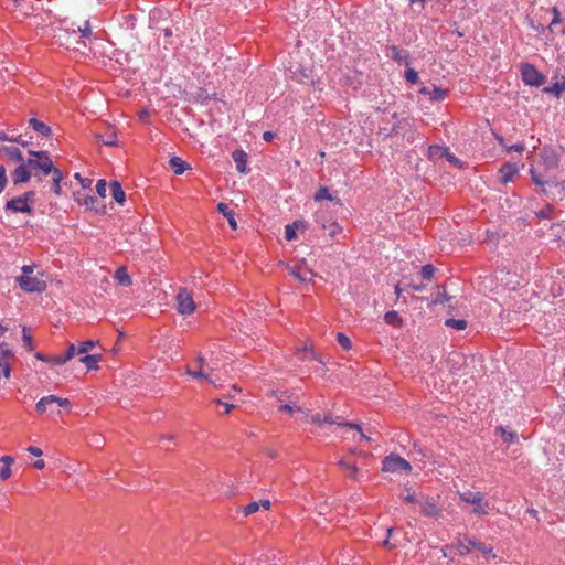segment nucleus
Listing matches in <instances>:
<instances>
[{
  "label": "nucleus",
  "instance_id": "62",
  "mask_svg": "<svg viewBox=\"0 0 565 565\" xmlns=\"http://www.w3.org/2000/svg\"><path fill=\"white\" fill-rule=\"evenodd\" d=\"M0 367L2 369L3 375L6 377L10 376V364L9 362H0Z\"/></svg>",
  "mask_w": 565,
  "mask_h": 565
},
{
  "label": "nucleus",
  "instance_id": "2",
  "mask_svg": "<svg viewBox=\"0 0 565 565\" xmlns=\"http://www.w3.org/2000/svg\"><path fill=\"white\" fill-rule=\"evenodd\" d=\"M382 470L386 472H409L412 470V466L404 458L391 454L384 458Z\"/></svg>",
  "mask_w": 565,
  "mask_h": 565
},
{
  "label": "nucleus",
  "instance_id": "45",
  "mask_svg": "<svg viewBox=\"0 0 565 565\" xmlns=\"http://www.w3.org/2000/svg\"><path fill=\"white\" fill-rule=\"evenodd\" d=\"M188 374H190L192 377L194 379H204V380H207L210 381L211 383H213V381L209 377V375L202 370V367H200L199 371H192L190 369H188Z\"/></svg>",
  "mask_w": 565,
  "mask_h": 565
},
{
  "label": "nucleus",
  "instance_id": "37",
  "mask_svg": "<svg viewBox=\"0 0 565 565\" xmlns=\"http://www.w3.org/2000/svg\"><path fill=\"white\" fill-rule=\"evenodd\" d=\"M337 341L345 351H349L352 348L351 340L342 332L337 333Z\"/></svg>",
  "mask_w": 565,
  "mask_h": 565
},
{
  "label": "nucleus",
  "instance_id": "24",
  "mask_svg": "<svg viewBox=\"0 0 565 565\" xmlns=\"http://www.w3.org/2000/svg\"><path fill=\"white\" fill-rule=\"evenodd\" d=\"M170 167L173 169L175 174H182L190 168L189 164L179 157H172L170 159Z\"/></svg>",
  "mask_w": 565,
  "mask_h": 565
},
{
  "label": "nucleus",
  "instance_id": "21",
  "mask_svg": "<svg viewBox=\"0 0 565 565\" xmlns=\"http://www.w3.org/2000/svg\"><path fill=\"white\" fill-rule=\"evenodd\" d=\"M495 433L500 434L501 438L507 444H512L518 441V434L513 430H508L503 426H498L495 428Z\"/></svg>",
  "mask_w": 565,
  "mask_h": 565
},
{
  "label": "nucleus",
  "instance_id": "16",
  "mask_svg": "<svg viewBox=\"0 0 565 565\" xmlns=\"http://www.w3.org/2000/svg\"><path fill=\"white\" fill-rule=\"evenodd\" d=\"M114 278L120 286L129 287L132 284V279H131L130 275L128 274L127 268L125 266H121L116 269V271L114 274Z\"/></svg>",
  "mask_w": 565,
  "mask_h": 565
},
{
  "label": "nucleus",
  "instance_id": "55",
  "mask_svg": "<svg viewBox=\"0 0 565 565\" xmlns=\"http://www.w3.org/2000/svg\"><path fill=\"white\" fill-rule=\"evenodd\" d=\"M21 199L30 204L32 206V203L34 202L35 192L34 191H28L23 195H20Z\"/></svg>",
  "mask_w": 565,
  "mask_h": 565
},
{
  "label": "nucleus",
  "instance_id": "20",
  "mask_svg": "<svg viewBox=\"0 0 565 565\" xmlns=\"http://www.w3.org/2000/svg\"><path fill=\"white\" fill-rule=\"evenodd\" d=\"M110 190H111V196L113 199L119 203L120 205H122L126 201V195H125V192L121 188V184L118 182V181H113L110 183Z\"/></svg>",
  "mask_w": 565,
  "mask_h": 565
},
{
  "label": "nucleus",
  "instance_id": "54",
  "mask_svg": "<svg viewBox=\"0 0 565 565\" xmlns=\"http://www.w3.org/2000/svg\"><path fill=\"white\" fill-rule=\"evenodd\" d=\"M26 168L29 169H33V170H40V166H41V160L40 159H34V158H31L26 161L25 163Z\"/></svg>",
  "mask_w": 565,
  "mask_h": 565
},
{
  "label": "nucleus",
  "instance_id": "31",
  "mask_svg": "<svg viewBox=\"0 0 565 565\" xmlns=\"http://www.w3.org/2000/svg\"><path fill=\"white\" fill-rule=\"evenodd\" d=\"M445 324L456 330H465L467 328V321L465 319L449 318L445 321Z\"/></svg>",
  "mask_w": 565,
  "mask_h": 565
},
{
  "label": "nucleus",
  "instance_id": "43",
  "mask_svg": "<svg viewBox=\"0 0 565 565\" xmlns=\"http://www.w3.org/2000/svg\"><path fill=\"white\" fill-rule=\"evenodd\" d=\"M405 79L411 84L418 82V73L414 68H407L405 71Z\"/></svg>",
  "mask_w": 565,
  "mask_h": 565
},
{
  "label": "nucleus",
  "instance_id": "63",
  "mask_svg": "<svg viewBox=\"0 0 565 565\" xmlns=\"http://www.w3.org/2000/svg\"><path fill=\"white\" fill-rule=\"evenodd\" d=\"M507 150L509 152L511 151H516V152H522L524 150V145L523 143H515L511 147H508Z\"/></svg>",
  "mask_w": 565,
  "mask_h": 565
},
{
  "label": "nucleus",
  "instance_id": "29",
  "mask_svg": "<svg viewBox=\"0 0 565 565\" xmlns=\"http://www.w3.org/2000/svg\"><path fill=\"white\" fill-rule=\"evenodd\" d=\"M551 231L556 241L563 239L565 237V223L552 224Z\"/></svg>",
  "mask_w": 565,
  "mask_h": 565
},
{
  "label": "nucleus",
  "instance_id": "15",
  "mask_svg": "<svg viewBox=\"0 0 565 565\" xmlns=\"http://www.w3.org/2000/svg\"><path fill=\"white\" fill-rule=\"evenodd\" d=\"M30 178L31 173L24 162L17 167L12 172V181L14 184L25 183L30 180Z\"/></svg>",
  "mask_w": 565,
  "mask_h": 565
},
{
  "label": "nucleus",
  "instance_id": "6",
  "mask_svg": "<svg viewBox=\"0 0 565 565\" xmlns=\"http://www.w3.org/2000/svg\"><path fill=\"white\" fill-rule=\"evenodd\" d=\"M177 309L181 315H191L195 310L192 294L186 289H180L177 297Z\"/></svg>",
  "mask_w": 565,
  "mask_h": 565
},
{
  "label": "nucleus",
  "instance_id": "33",
  "mask_svg": "<svg viewBox=\"0 0 565 565\" xmlns=\"http://www.w3.org/2000/svg\"><path fill=\"white\" fill-rule=\"evenodd\" d=\"M22 340L23 345L28 351L33 350V342H32V335L26 327L22 328Z\"/></svg>",
  "mask_w": 565,
  "mask_h": 565
},
{
  "label": "nucleus",
  "instance_id": "18",
  "mask_svg": "<svg viewBox=\"0 0 565 565\" xmlns=\"http://www.w3.org/2000/svg\"><path fill=\"white\" fill-rule=\"evenodd\" d=\"M217 211H218L220 213H222L224 217H226V220H227V222H228L230 226H231L233 230H236V227H237V223H236L235 217H234V215H235V214H234V211H233V210H231V209L228 207V205H227L226 203H223V202H221V203H218V204H217Z\"/></svg>",
  "mask_w": 565,
  "mask_h": 565
},
{
  "label": "nucleus",
  "instance_id": "53",
  "mask_svg": "<svg viewBox=\"0 0 565 565\" xmlns=\"http://www.w3.org/2000/svg\"><path fill=\"white\" fill-rule=\"evenodd\" d=\"M8 179L6 175V169L3 166L0 167V193L4 190Z\"/></svg>",
  "mask_w": 565,
  "mask_h": 565
},
{
  "label": "nucleus",
  "instance_id": "48",
  "mask_svg": "<svg viewBox=\"0 0 565 565\" xmlns=\"http://www.w3.org/2000/svg\"><path fill=\"white\" fill-rule=\"evenodd\" d=\"M565 89V84L555 83L553 86L545 87V93H555L556 95H559Z\"/></svg>",
  "mask_w": 565,
  "mask_h": 565
},
{
  "label": "nucleus",
  "instance_id": "47",
  "mask_svg": "<svg viewBox=\"0 0 565 565\" xmlns=\"http://www.w3.org/2000/svg\"><path fill=\"white\" fill-rule=\"evenodd\" d=\"M96 192L99 196L105 198L107 192V183L104 179L97 181Z\"/></svg>",
  "mask_w": 565,
  "mask_h": 565
},
{
  "label": "nucleus",
  "instance_id": "3",
  "mask_svg": "<svg viewBox=\"0 0 565 565\" xmlns=\"http://www.w3.org/2000/svg\"><path fill=\"white\" fill-rule=\"evenodd\" d=\"M521 75L523 82L530 86L539 87L546 82V77L529 63L521 65Z\"/></svg>",
  "mask_w": 565,
  "mask_h": 565
},
{
  "label": "nucleus",
  "instance_id": "44",
  "mask_svg": "<svg viewBox=\"0 0 565 565\" xmlns=\"http://www.w3.org/2000/svg\"><path fill=\"white\" fill-rule=\"evenodd\" d=\"M530 173H531V179H532V181H533L536 185L542 186L541 192L545 193V189H544V183H545V182L543 181V179L541 178V175H540V174H537V172H536L534 169H531Z\"/></svg>",
  "mask_w": 565,
  "mask_h": 565
},
{
  "label": "nucleus",
  "instance_id": "4",
  "mask_svg": "<svg viewBox=\"0 0 565 565\" xmlns=\"http://www.w3.org/2000/svg\"><path fill=\"white\" fill-rule=\"evenodd\" d=\"M17 282L25 292H43L46 289V282L36 277L19 276Z\"/></svg>",
  "mask_w": 565,
  "mask_h": 565
},
{
  "label": "nucleus",
  "instance_id": "17",
  "mask_svg": "<svg viewBox=\"0 0 565 565\" xmlns=\"http://www.w3.org/2000/svg\"><path fill=\"white\" fill-rule=\"evenodd\" d=\"M232 158L236 163V169L241 173L246 172L247 154L244 150H235L232 153Z\"/></svg>",
  "mask_w": 565,
  "mask_h": 565
},
{
  "label": "nucleus",
  "instance_id": "39",
  "mask_svg": "<svg viewBox=\"0 0 565 565\" xmlns=\"http://www.w3.org/2000/svg\"><path fill=\"white\" fill-rule=\"evenodd\" d=\"M98 139L102 140V142L105 145V146H110V147H114L117 145L116 142V139H117V135L115 132H110L109 135H98L97 136Z\"/></svg>",
  "mask_w": 565,
  "mask_h": 565
},
{
  "label": "nucleus",
  "instance_id": "49",
  "mask_svg": "<svg viewBox=\"0 0 565 565\" xmlns=\"http://www.w3.org/2000/svg\"><path fill=\"white\" fill-rule=\"evenodd\" d=\"M77 30H78V33H81L82 38H89L92 34V30H90L88 21H85L83 26L78 25Z\"/></svg>",
  "mask_w": 565,
  "mask_h": 565
},
{
  "label": "nucleus",
  "instance_id": "64",
  "mask_svg": "<svg viewBox=\"0 0 565 565\" xmlns=\"http://www.w3.org/2000/svg\"><path fill=\"white\" fill-rule=\"evenodd\" d=\"M1 462L3 466L11 467V465L14 462V458L11 456H3L1 457Z\"/></svg>",
  "mask_w": 565,
  "mask_h": 565
},
{
  "label": "nucleus",
  "instance_id": "1",
  "mask_svg": "<svg viewBox=\"0 0 565 565\" xmlns=\"http://www.w3.org/2000/svg\"><path fill=\"white\" fill-rule=\"evenodd\" d=\"M459 498L461 501L466 503H470L473 505V513L479 515L488 514L489 511V503H483V493L481 492H472V491H465L459 493Z\"/></svg>",
  "mask_w": 565,
  "mask_h": 565
},
{
  "label": "nucleus",
  "instance_id": "23",
  "mask_svg": "<svg viewBox=\"0 0 565 565\" xmlns=\"http://www.w3.org/2000/svg\"><path fill=\"white\" fill-rule=\"evenodd\" d=\"M99 361V354H86L79 359V362L84 363L88 370H96Z\"/></svg>",
  "mask_w": 565,
  "mask_h": 565
},
{
  "label": "nucleus",
  "instance_id": "34",
  "mask_svg": "<svg viewBox=\"0 0 565 565\" xmlns=\"http://www.w3.org/2000/svg\"><path fill=\"white\" fill-rule=\"evenodd\" d=\"M12 356V351L8 343H0V362H8V360Z\"/></svg>",
  "mask_w": 565,
  "mask_h": 565
},
{
  "label": "nucleus",
  "instance_id": "40",
  "mask_svg": "<svg viewBox=\"0 0 565 565\" xmlns=\"http://www.w3.org/2000/svg\"><path fill=\"white\" fill-rule=\"evenodd\" d=\"M435 274V267L430 264L424 265L420 269V276L425 280H430Z\"/></svg>",
  "mask_w": 565,
  "mask_h": 565
},
{
  "label": "nucleus",
  "instance_id": "26",
  "mask_svg": "<svg viewBox=\"0 0 565 565\" xmlns=\"http://www.w3.org/2000/svg\"><path fill=\"white\" fill-rule=\"evenodd\" d=\"M6 154L12 159V160H15L18 162H21L23 163L24 162V157L21 152V150L19 148H15V147H3L2 149Z\"/></svg>",
  "mask_w": 565,
  "mask_h": 565
},
{
  "label": "nucleus",
  "instance_id": "35",
  "mask_svg": "<svg viewBox=\"0 0 565 565\" xmlns=\"http://www.w3.org/2000/svg\"><path fill=\"white\" fill-rule=\"evenodd\" d=\"M321 200H330L333 201V196L329 193V190L327 186H320L319 190L315 194V201H321Z\"/></svg>",
  "mask_w": 565,
  "mask_h": 565
},
{
  "label": "nucleus",
  "instance_id": "61",
  "mask_svg": "<svg viewBox=\"0 0 565 565\" xmlns=\"http://www.w3.org/2000/svg\"><path fill=\"white\" fill-rule=\"evenodd\" d=\"M53 403H56L61 407H70L71 406V403L67 398H61L57 396H56V401H54Z\"/></svg>",
  "mask_w": 565,
  "mask_h": 565
},
{
  "label": "nucleus",
  "instance_id": "8",
  "mask_svg": "<svg viewBox=\"0 0 565 565\" xmlns=\"http://www.w3.org/2000/svg\"><path fill=\"white\" fill-rule=\"evenodd\" d=\"M428 154L431 159L444 158L454 167H461V161L454 153H451L447 147H441L438 145L430 146L428 148Z\"/></svg>",
  "mask_w": 565,
  "mask_h": 565
},
{
  "label": "nucleus",
  "instance_id": "13",
  "mask_svg": "<svg viewBox=\"0 0 565 565\" xmlns=\"http://www.w3.org/2000/svg\"><path fill=\"white\" fill-rule=\"evenodd\" d=\"M309 355L311 359L318 361L321 364L326 363L322 355L320 353H317L310 345H305L302 349H298L296 351V356L301 361L308 360Z\"/></svg>",
  "mask_w": 565,
  "mask_h": 565
},
{
  "label": "nucleus",
  "instance_id": "42",
  "mask_svg": "<svg viewBox=\"0 0 565 565\" xmlns=\"http://www.w3.org/2000/svg\"><path fill=\"white\" fill-rule=\"evenodd\" d=\"M259 510V503L256 501L249 502L246 507L243 509V513L245 516L254 514Z\"/></svg>",
  "mask_w": 565,
  "mask_h": 565
},
{
  "label": "nucleus",
  "instance_id": "5",
  "mask_svg": "<svg viewBox=\"0 0 565 565\" xmlns=\"http://www.w3.org/2000/svg\"><path fill=\"white\" fill-rule=\"evenodd\" d=\"M471 547L477 548L482 554H489L492 552V547L486 545L482 542L477 541L476 539L465 536L458 543V552L460 555H467L470 553Z\"/></svg>",
  "mask_w": 565,
  "mask_h": 565
},
{
  "label": "nucleus",
  "instance_id": "32",
  "mask_svg": "<svg viewBox=\"0 0 565 565\" xmlns=\"http://www.w3.org/2000/svg\"><path fill=\"white\" fill-rule=\"evenodd\" d=\"M390 51H391V57L392 60L396 61V62H402V60L404 57H407L408 54L406 51H403V50H399L397 46L395 45H392L390 46Z\"/></svg>",
  "mask_w": 565,
  "mask_h": 565
},
{
  "label": "nucleus",
  "instance_id": "60",
  "mask_svg": "<svg viewBox=\"0 0 565 565\" xmlns=\"http://www.w3.org/2000/svg\"><path fill=\"white\" fill-rule=\"evenodd\" d=\"M51 173H52V181H62L63 174L60 169L54 168Z\"/></svg>",
  "mask_w": 565,
  "mask_h": 565
},
{
  "label": "nucleus",
  "instance_id": "50",
  "mask_svg": "<svg viewBox=\"0 0 565 565\" xmlns=\"http://www.w3.org/2000/svg\"><path fill=\"white\" fill-rule=\"evenodd\" d=\"M74 178L81 183L83 189L90 188L93 180L89 178H83L78 172L74 174Z\"/></svg>",
  "mask_w": 565,
  "mask_h": 565
},
{
  "label": "nucleus",
  "instance_id": "56",
  "mask_svg": "<svg viewBox=\"0 0 565 565\" xmlns=\"http://www.w3.org/2000/svg\"><path fill=\"white\" fill-rule=\"evenodd\" d=\"M345 427H349V428H352V429H356V430H359V431H360V434H361V437H362V438H364V439H366V440H371V437L366 436V435L363 433V430H362V428H361V426H360L359 424H355V423H348V424H345Z\"/></svg>",
  "mask_w": 565,
  "mask_h": 565
},
{
  "label": "nucleus",
  "instance_id": "22",
  "mask_svg": "<svg viewBox=\"0 0 565 565\" xmlns=\"http://www.w3.org/2000/svg\"><path fill=\"white\" fill-rule=\"evenodd\" d=\"M75 200L85 206H87L90 210H95V203L97 202V199L89 194H83L81 192H77L75 194Z\"/></svg>",
  "mask_w": 565,
  "mask_h": 565
},
{
  "label": "nucleus",
  "instance_id": "11",
  "mask_svg": "<svg viewBox=\"0 0 565 565\" xmlns=\"http://www.w3.org/2000/svg\"><path fill=\"white\" fill-rule=\"evenodd\" d=\"M29 153L41 160L40 170L45 174H50L55 168L50 159V156L46 151H29Z\"/></svg>",
  "mask_w": 565,
  "mask_h": 565
},
{
  "label": "nucleus",
  "instance_id": "36",
  "mask_svg": "<svg viewBox=\"0 0 565 565\" xmlns=\"http://www.w3.org/2000/svg\"><path fill=\"white\" fill-rule=\"evenodd\" d=\"M449 299H450V297L448 296V294L446 291V287L445 286H438L437 296H436V299L434 300V302L435 303H445Z\"/></svg>",
  "mask_w": 565,
  "mask_h": 565
},
{
  "label": "nucleus",
  "instance_id": "41",
  "mask_svg": "<svg viewBox=\"0 0 565 565\" xmlns=\"http://www.w3.org/2000/svg\"><path fill=\"white\" fill-rule=\"evenodd\" d=\"M297 224H287L285 226V238L287 241H294L297 238Z\"/></svg>",
  "mask_w": 565,
  "mask_h": 565
},
{
  "label": "nucleus",
  "instance_id": "25",
  "mask_svg": "<svg viewBox=\"0 0 565 565\" xmlns=\"http://www.w3.org/2000/svg\"><path fill=\"white\" fill-rule=\"evenodd\" d=\"M543 160L546 169L548 170H553L558 167V158L553 151H545L543 154Z\"/></svg>",
  "mask_w": 565,
  "mask_h": 565
},
{
  "label": "nucleus",
  "instance_id": "7",
  "mask_svg": "<svg viewBox=\"0 0 565 565\" xmlns=\"http://www.w3.org/2000/svg\"><path fill=\"white\" fill-rule=\"evenodd\" d=\"M417 504L420 508V513L425 516L435 518L440 513L437 500L433 497L420 494Z\"/></svg>",
  "mask_w": 565,
  "mask_h": 565
},
{
  "label": "nucleus",
  "instance_id": "9",
  "mask_svg": "<svg viewBox=\"0 0 565 565\" xmlns=\"http://www.w3.org/2000/svg\"><path fill=\"white\" fill-rule=\"evenodd\" d=\"M6 210L13 213H33V207L24 202L21 196H15L6 203Z\"/></svg>",
  "mask_w": 565,
  "mask_h": 565
},
{
  "label": "nucleus",
  "instance_id": "12",
  "mask_svg": "<svg viewBox=\"0 0 565 565\" xmlns=\"http://www.w3.org/2000/svg\"><path fill=\"white\" fill-rule=\"evenodd\" d=\"M29 126L42 137L49 138L53 135L51 127L35 117L29 119Z\"/></svg>",
  "mask_w": 565,
  "mask_h": 565
},
{
  "label": "nucleus",
  "instance_id": "14",
  "mask_svg": "<svg viewBox=\"0 0 565 565\" xmlns=\"http://www.w3.org/2000/svg\"><path fill=\"white\" fill-rule=\"evenodd\" d=\"M419 93L423 95H429L430 100H433V102L443 100V99H445V97L448 94L447 89H443L437 86H433V87L425 86V87L420 88Z\"/></svg>",
  "mask_w": 565,
  "mask_h": 565
},
{
  "label": "nucleus",
  "instance_id": "27",
  "mask_svg": "<svg viewBox=\"0 0 565 565\" xmlns=\"http://www.w3.org/2000/svg\"><path fill=\"white\" fill-rule=\"evenodd\" d=\"M56 401L55 395H49L45 397H42L35 405V409L38 413H44L47 411V406L53 404V402Z\"/></svg>",
  "mask_w": 565,
  "mask_h": 565
},
{
  "label": "nucleus",
  "instance_id": "59",
  "mask_svg": "<svg viewBox=\"0 0 565 565\" xmlns=\"http://www.w3.org/2000/svg\"><path fill=\"white\" fill-rule=\"evenodd\" d=\"M26 451L35 457H41L43 455V451L35 446H30L26 448Z\"/></svg>",
  "mask_w": 565,
  "mask_h": 565
},
{
  "label": "nucleus",
  "instance_id": "58",
  "mask_svg": "<svg viewBox=\"0 0 565 565\" xmlns=\"http://www.w3.org/2000/svg\"><path fill=\"white\" fill-rule=\"evenodd\" d=\"M294 411L300 412L301 408L300 407L295 408L294 406H291L289 404H281L279 407V412L292 413Z\"/></svg>",
  "mask_w": 565,
  "mask_h": 565
},
{
  "label": "nucleus",
  "instance_id": "57",
  "mask_svg": "<svg viewBox=\"0 0 565 565\" xmlns=\"http://www.w3.org/2000/svg\"><path fill=\"white\" fill-rule=\"evenodd\" d=\"M11 476V467L3 466L0 470V479L7 480Z\"/></svg>",
  "mask_w": 565,
  "mask_h": 565
},
{
  "label": "nucleus",
  "instance_id": "51",
  "mask_svg": "<svg viewBox=\"0 0 565 565\" xmlns=\"http://www.w3.org/2000/svg\"><path fill=\"white\" fill-rule=\"evenodd\" d=\"M77 349H78V347H76L74 343H71L66 350V353L63 355L64 360H66V362H67L72 358H74V355L77 354Z\"/></svg>",
  "mask_w": 565,
  "mask_h": 565
},
{
  "label": "nucleus",
  "instance_id": "30",
  "mask_svg": "<svg viewBox=\"0 0 565 565\" xmlns=\"http://www.w3.org/2000/svg\"><path fill=\"white\" fill-rule=\"evenodd\" d=\"M289 273L296 277L300 282H305L308 280L307 275H312L310 270H307L306 273H302L299 267H288Z\"/></svg>",
  "mask_w": 565,
  "mask_h": 565
},
{
  "label": "nucleus",
  "instance_id": "46",
  "mask_svg": "<svg viewBox=\"0 0 565 565\" xmlns=\"http://www.w3.org/2000/svg\"><path fill=\"white\" fill-rule=\"evenodd\" d=\"M554 211V206L551 204L545 205L542 210L536 212V216L539 218H548L551 216V213Z\"/></svg>",
  "mask_w": 565,
  "mask_h": 565
},
{
  "label": "nucleus",
  "instance_id": "52",
  "mask_svg": "<svg viewBox=\"0 0 565 565\" xmlns=\"http://www.w3.org/2000/svg\"><path fill=\"white\" fill-rule=\"evenodd\" d=\"M47 363H52L53 365H63L66 363V360H64L63 355H53V356L49 355Z\"/></svg>",
  "mask_w": 565,
  "mask_h": 565
},
{
  "label": "nucleus",
  "instance_id": "28",
  "mask_svg": "<svg viewBox=\"0 0 565 565\" xmlns=\"http://www.w3.org/2000/svg\"><path fill=\"white\" fill-rule=\"evenodd\" d=\"M384 321H385V323L395 326V327H399L402 324V319H401L398 312L395 310L387 311L384 315Z\"/></svg>",
  "mask_w": 565,
  "mask_h": 565
},
{
  "label": "nucleus",
  "instance_id": "19",
  "mask_svg": "<svg viewBox=\"0 0 565 565\" xmlns=\"http://www.w3.org/2000/svg\"><path fill=\"white\" fill-rule=\"evenodd\" d=\"M316 217L317 222L322 226V228L328 231L330 237L335 238V236L341 232V227L337 222L326 224L320 214H317Z\"/></svg>",
  "mask_w": 565,
  "mask_h": 565
},
{
  "label": "nucleus",
  "instance_id": "10",
  "mask_svg": "<svg viewBox=\"0 0 565 565\" xmlns=\"http://www.w3.org/2000/svg\"><path fill=\"white\" fill-rule=\"evenodd\" d=\"M519 173V168L515 163L507 162L498 171L499 181L502 184H508Z\"/></svg>",
  "mask_w": 565,
  "mask_h": 565
},
{
  "label": "nucleus",
  "instance_id": "38",
  "mask_svg": "<svg viewBox=\"0 0 565 565\" xmlns=\"http://www.w3.org/2000/svg\"><path fill=\"white\" fill-rule=\"evenodd\" d=\"M97 344V342L93 341V340H87V341H83L78 344V349H77V354H85L87 353L89 350H92L95 345Z\"/></svg>",
  "mask_w": 565,
  "mask_h": 565
}]
</instances>
